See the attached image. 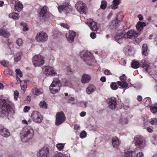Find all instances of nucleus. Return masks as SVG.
<instances>
[{
	"mask_svg": "<svg viewBox=\"0 0 157 157\" xmlns=\"http://www.w3.org/2000/svg\"><path fill=\"white\" fill-rule=\"evenodd\" d=\"M49 149L48 147L45 146L41 148L37 153L38 157H48L49 155Z\"/></svg>",
	"mask_w": 157,
	"mask_h": 157,
	"instance_id": "14",
	"label": "nucleus"
},
{
	"mask_svg": "<svg viewBox=\"0 0 157 157\" xmlns=\"http://www.w3.org/2000/svg\"><path fill=\"white\" fill-rule=\"evenodd\" d=\"M86 135V132L84 131H82L80 134V137L81 138H83L85 137Z\"/></svg>",
	"mask_w": 157,
	"mask_h": 157,
	"instance_id": "53",
	"label": "nucleus"
},
{
	"mask_svg": "<svg viewBox=\"0 0 157 157\" xmlns=\"http://www.w3.org/2000/svg\"><path fill=\"white\" fill-rule=\"evenodd\" d=\"M108 104L110 109L114 110L116 108L117 105V100L114 98H111L108 100Z\"/></svg>",
	"mask_w": 157,
	"mask_h": 157,
	"instance_id": "16",
	"label": "nucleus"
},
{
	"mask_svg": "<svg viewBox=\"0 0 157 157\" xmlns=\"http://www.w3.org/2000/svg\"><path fill=\"white\" fill-rule=\"evenodd\" d=\"M121 0H113V4H115L116 5L119 4L120 3Z\"/></svg>",
	"mask_w": 157,
	"mask_h": 157,
	"instance_id": "54",
	"label": "nucleus"
},
{
	"mask_svg": "<svg viewBox=\"0 0 157 157\" xmlns=\"http://www.w3.org/2000/svg\"><path fill=\"white\" fill-rule=\"evenodd\" d=\"M48 7L46 6H44L40 9V15L42 17H46V14L48 11Z\"/></svg>",
	"mask_w": 157,
	"mask_h": 157,
	"instance_id": "23",
	"label": "nucleus"
},
{
	"mask_svg": "<svg viewBox=\"0 0 157 157\" xmlns=\"http://www.w3.org/2000/svg\"><path fill=\"white\" fill-rule=\"evenodd\" d=\"M114 27V23L112 24V22L110 23L109 24V28L111 29H113Z\"/></svg>",
	"mask_w": 157,
	"mask_h": 157,
	"instance_id": "59",
	"label": "nucleus"
},
{
	"mask_svg": "<svg viewBox=\"0 0 157 157\" xmlns=\"http://www.w3.org/2000/svg\"><path fill=\"white\" fill-rule=\"evenodd\" d=\"M146 25V24L145 22L139 21L137 24L136 27L137 29L139 31H140L143 28V27Z\"/></svg>",
	"mask_w": 157,
	"mask_h": 157,
	"instance_id": "24",
	"label": "nucleus"
},
{
	"mask_svg": "<svg viewBox=\"0 0 157 157\" xmlns=\"http://www.w3.org/2000/svg\"><path fill=\"white\" fill-rule=\"evenodd\" d=\"M96 90V88L94 86L90 85L86 88V91L88 94H90L95 91Z\"/></svg>",
	"mask_w": 157,
	"mask_h": 157,
	"instance_id": "22",
	"label": "nucleus"
},
{
	"mask_svg": "<svg viewBox=\"0 0 157 157\" xmlns=\"http://www.w3.org/2000/svg\"><path fill=\"white\" fill-rule=\"evenodd\" d=\"M81 57L83 58L84 61L86 63L89 65H92V62L94 59L91 54L89 52H82L81 54Z\"/></svg>",
	"mask_w": 157,
	"mask_h": 157,
	"instance_id": "5",
	"label": "nucleus"
},
{
	"mask_svg": "<svg viewBox=\"0 0 157 157\" xmlns=\"http://www.w3.org/2000/svg\"><path fill=\"white\" fill-rule=\"evenodd\" d=\"M144 68L145 69V70L146 71H147L148 72V73H149L150 67L149 65H146L144 66Z\"/></svg>",
	"mask_w": 157,
	"mask_h": 157,
	"instance_id": "51",
	"label": "nucleus"
},
{
	"mask_svg": "<svg viewBox=\"0 0 157 157\" xmlns=\"http://www.w3.org/2000/svg\"><path fill=\"white\" fill-rule=\"evenodd\" d=\"M56 120L55 124L56 125L60 124L63 123L66 120L64 113L62 112H57L56 116Z\"/></svg>",
	"mask_w": 157,
	"mask_h": 157,
	"instance_id": "7",
	"label": "nucleus"
},
{
	"mask_svg": "<svg viewBox=\"0 0 157 157\" xmlns=\"http://www.w3.org/2000/svg\"><path fill=\"white\" fill-rule=\"evenodd\" d=\"M48 38V36L46 33L42 31L37 33L36 40L39 43H43L47 41Z\"/></svg>",
	"mask_w": 157,
	"mask_h": 157,
	"instance_id": "6",
	"label": "nucleus"
},
{
	"mask_svg": "<svg viewBox=\"0 0 157 157\" xmlns=\"http://www.w3.org/2000/svg\"><path fill=\"white\" fill-rule=\"evenodd\" d=\"M90 79L91 77L90 75L85 74L82 76L81 81L82 83H87L89 82Z\"/></svg>",
	"mask_w": 157,
	"mask_h": 157,
	"instance_id": "19",
	"label": "nucleus"
},
{
	"mask_svg": "<svg viewBox=\"0 0 157 157\" xmlns=\"http://www.w3.org/2000/svg\"><path fill=\"white\" fill-rule=\"evenodd\" d=\"M143 153L142 152H140L136 155V157H143Z\"/></svg>",
	"mask_w": 157,
	"mask_h": 157,
	"instance_id": "58",
	"label": "nucleus"
},
{
	"mask_svg": "<svg viewBox=\"0 0 157 157\" xmlns=\"http://www.w3.org/2000/svg\"><path fill=\"white\" fill-rule=\"evenodd\" d=\"M120 22V21L118 20L117 18L116 17L115 18V20H114L112 21V24H115V25L116 26L117 24Z\"/></svg>",
	"mask_w": 157,
	"mask_h": 157,
	"instance_id": "49",
	"label": "nucleus"
},
{
	"mask_svg": "<svg viewBox=\"0 0 157 157\" xmlns=\"http://www.w3.org/2000/svg\"><path fill=\"white\" fill-rule=\"evenodd\" d=\"M66 37L68 42H73L76 36V33L72 31H69L66 34Z\"/></svg>",
	"mask_w": 157,
	"mask_h": 157,
	"instance_id": "17",
	"label": "nucleus"
},
{
	"mask_svg": "<svg viewBox=\"0 0 157 157\" xmlns=\"http://www.w3.org/2000/svg\"><path fill=\"white\" fill-rule=\"evenodd\" d=\"M150 122L152 124H157V120L156 118L151 119L150 121Z\"/></svg>",
	"mask_w": 157,
	"mask_h": 157,
	"instance_id": "47",
	"label": "nucleus"
},
{
	"mask_svg": "<svg viewBox=\"0 0 157 157\" xmlns=\"http://www.w3.org/2000/svg\"><path fill=\"white\" fill-rule=\"evenodd\" d=\"M131 65L132 67L134 68H137L140 67L139 63L136 61H133Z\"/></svg>",
	"mask_w": 157,
	"mask_h": 157,
	"instance_id": "35",
	"label": "nucleus"
},
{
	"mask_svg": "<svg viewBox=\"0 0 157 157\" xmlns=\"http://www.w3.org/2000/svg\"><path fill=\"white\" fill-rule=\"evenodd\" d=\"M30 108L29 107L25 106L24 109V111L25 112H27L29 110Z\"/></svg>",
	"mask_w": 157,
	"mask_h": 157,
	"instance_id": "57",
	"label": "nucleus"
},
{
	"mask_svg": "<svg viewBox=\"0 0 157 157\" xmlns=\"http://www.w3.org/2000/svg\"><path fill=\"white\" fill-rule=\"evenodd\" d=\"M90 36L93 39H95L96 37V35L94 33H92L90 34Z\"/></svg>",
	"mask_w": 157,
	"mask_h": 157,
	"instance_id": "55",
	"label": "nucleus"
},
{
	"mask_svg": "<svg viewBox=\"0 0 157 157\" xmlns=\"http://www.w3.org/2000/svg\"><path fill=\"white\" fill-rule=\"evenodd\" d=\"M60 25L61 26L63 27L64 28L68 29L69 26L67 24L62 23L60 24Z\"/></svg>",
	"mask_w": 157,
	"mask_h": 157,
	"instance_id": "50",
	"label": "nucleus"
},
{
	"mask_svg": "<svg viewBox=\"0 0 157 157\" xmlns=\"http://www.w3.org/2000/svg\"><path fill=\"white\" fill-rule=\"evenodd\" d=\"M112 142L113 147L116 148H117L120 144L118 139L116 137L112 138Z\"/></svg>",
	"mask_w": 157,
	"mask_h": 157,
	"instance_id": "20",
	"label": "nucleus"
},
{
	"mask_svg": "<svg viewBox=\"0 0 157 157\" xmlns=\"http://www.w3.org/2000/svg\"><path fill=\"white\" fill-rule=\"evenodd\" d=\"M72 6L68 3H63L62 5L59 6L58 7V10L60 13L62 11L65 12L67 11V13H68L72 11Z\"/></svg>",
	"mask_w": 157,
	"mask_h": 157,
	"instance_id": "10",
	"label": "nucleus"
},
{
	"mask_svg": "<svg viewBox=\"0 0 157 157\" xmlns=\"http://www.w3.org/2000/svg\"><path fill=\"white\" fill-rule=\"evenodd\" d=\"M140 34V32H137L133 30H130L124 34V38L134 39L138 36Z\"/></svg>",
	"mask_w": 157,
	"mask_h": 157,
	"instance_id": "12",
	"label": "nucleus"
},
{
	"mask_svg": "<svg viewBox=\"0 0 157 157\" xmlns=\"http://www.w3.org/2000/svg\"><path fill=\"white\" fill-rule=\"evenodd\" d=\"M0 134L4 137H7L10 135V133L7 129L0 126Z\"/></svg>",
	"mask_w": 157,
	"mask_h": 157,
	"instance_id": "18",
	"label": "nucleus"
},
{
	"mask_svg": "<svg viewBox=\"0 0 157 157\" xmlns=\"http://www.w3.org/2000/svg\"><path fill=\"white\" fill-rule=\"evenodd\" d=\"M42 69L43 72L46 75L52 76L57 75V73L56 72L54 68L51 66H44L42 67Z\"/></svg>",
	"mask_w": 157,
	"mask_h": 157,
	"instance_id": "8",
	"label": "nucleus"
},
{
	"mask_svg": "<svg viewBox=\"0 0 157 157\" xmlns=\"http://www.w3.org/2000/svg\"><path fill=\"white\" fill-rule=\"evenodd\" d=\"M119 78L122 81H126V77L124 74H123L122 76L120 77Z\"/></svg>",
	"mask_w": 157,
	"mask_h": 157,
	"instance_id": "48",
	"label": "nucleus"
},
{
	"mask_svg": "<svg viewBox=\"0 0 157 157\" xmlns=\"http://www.w3.org/2000/svg\"><path fill=\"white\" fill-rule=\"evenodd\" d=\"M22 26L23 27V30L24 31H27L29 30L27 24L24 22H22L21 23Z\"/></svg>",
	"mask_w": 157,
	"mask_h": 157,
	"instance_id": "38",
	"label": "nucleus"
},
{
	"mask_svg": "<svg viewBox=\"0 0 157 157\" xmlns=\"http://www.w3.org/2000/svg\"><path fill=\"white\" fill-rule=\"evenodd\" d=\"M1 63L3 66L4 67H7L10 65L9 62L5 60H3L1 62Z\"/></svg>",
	"mask_w": 157,
	"mask_h": 157,
	"instance_id": "43",
	"label": "nucleus"
},
{
	"mask_svg": "<svg viewBox=\"0 0 157 157\" xmlns=\"http://www.w3.org/2000/svg\"><path fill=\"white\" fill-rule=\"evenodd\" d=\"M9 16L11 18H12L15 20H17L19 17V14L17 13H12L9 14Z\"/></svg>",
	"mask_w": 157,
	"mask_h": 157,
	"instance_id": "29",
	"label": "nucleus"
},
{
	"mask_svg": "<svg viewBox=\"0 0 157 157\" xmlns=\"http://www.w3.org/2000/svg\"><path fill=\"white\" fill-rule=\"evenodd\" d=\"M86 23L90 27V29L92 31H96L98 28L97 23L92 19H87L86 21Z\"/></svg>",
	"mask_w": 157,
	"mask_h": 157,
	"instance_id": "15",
	"label": "nucleus"
},
{
	"mask_svg": "<svg viewBox=\"0 0 157 157\" xmlns=\"http://www.w3.org/2000/svg\"><path fill=\"white\" fill-rule=\"evenodd\" d=\"M107 2L105 1H102L101 5V8L104 10L105 9L107 6Z\"/></svg>",
	"mask_w": 157,
	"mask_h": 157,
	"instance_id": "39",
	"label": "nucleus"
},
{
	"mask_svg": "<svg viewBox=\"0 0 157 157\" xmlns=\"http://www.w3.org/2000/svg\"><path fill=\"white\" fill-rule=\"evenodd\" d=\"M111 74V73L110 72V71L108 70H105V75H110Z\"/></svg>",
	"mask_w": 157,
	"mask_h": 157,
	"instance_id": "61",
	"label": "nucleus"
},
{
	"mask_svg": "<svg viewBox=\"0 0 157 157\" xmlns=\"http://www.w3.org/2000/svg\"><path fill=\"white\" fill-rule=\"evenodd\" d=\"M144 101L145 102L144 103L146 105H147V107H151L150 105L151 104V102L150 98H146L144 99Z\"/></svg>",
	"mask_w": 157,
	"mask_h": 157,
	"instance_id": "34",
	"label": "nucleus"
},
{
	"mask_svg": "<svg viewBox=\"0 0 157 157\" xmlns=\"http://www.w3.org/2000/svg\"><path fill=\"white\" fill-rule=\"evenodd\" d=\"M150 107L151 112L153 113H155L157 112V103H155L154 105L153 106H151Z\"/></svg>",
	"mask_w": 157,
	"mask_h": 157,
	"instance_id": "36",
	"label": "nucleus"
},
{
	"mask_svg": "<svg viewBox=\"0 0 157 157\" xmlns=\"http://www.w3.org/2000/svg\"><path fill=\"white\" fill-rule=\"evenodd\" d=\"M119 121L122 123L126 124L127 123V120L126 118L121 117H120Z\"/></svg>",
	"mask_w": 157,
	"mask_h": 157,
	"instance_id": "40",
	"label": "nucleus"
},
{
	"mask_svg": "<svg viewBox=\"0 0 157 157\" xmlns=\"http://www.w3.org/2000/svg\"><path fill=\"white\" fill-rule=\"evenodd\" d=\"M31 100V97L30 96H27L26 98V101L27 102H28L30 101Z\"/></svg>",
	"mask_w": 157,
	"mask_h": 157,
	"instance_id": "64",
	"label": "nucleus"
},
{
	"mask_svg": "<svg viewBox=\"0 0 157 157\" xmlns=\"http://www.w3.org/2000/svg\"><path fill=\"white\" fill-rule=\"evenodd\" d=\"M32 92L34 95L38 96L42 94L43 91L42 89H38L37 88H35L32 90Z\"/></svg>",
	"mask_w": 157,
	"mask_h": 157,
	"instance_id": "28",
	"label": "nucleus"
},
{
	"mask_svg": "<svg viewBox=\"0 0 157 157\" xmlns=\"http://www.w3.org/2000/svg\"><path fill=\"white\" fill-rule=\"evenodd\" d=\"M136 154L132 151H127L125 153L124 157H135Z\"/></svg>",
	"mask_w": 157,
	"mask_h": 157,
	"instance_id": "31",
	"label": "nucleus"
},
{
	"mask_svg": "<svg viewBox=\"0 0 157 157\" xmlns=\"http://www.w3.org/2000/svg\"><path fill=\"white\" fill-rule=\"evenodd\" d=\"M17 76H19L21 77L22 76V74L21 71L19 69H16L15 70Z\"/></svg>",
	"mask_w": 157,
	"mask_h": 157,
	"instance_id": "44",
	"label": "nucleus"
},
{
	"mask_svg": "<svg viewBox=\"0 0 157 157\" xmlns=\"http://www.w3.org/2000/svg\"><path fill=\"white\" fill-rule=\"evenodd\" d=\"M143 51L142 54L143 55L147 56L148 55V47L146 44H144L142 46Z\"/></svg>",
	"mask_w": 157,
	"mask_h": 157,
	"instance_id": "33",
	"label": "nucleus"
},
{
	"mask_svg": "<svg viewBox=\"0 0 157 157\" xmlns=\"http://www.w3.org/2000/svg\"><path fill=\"white\" fill-rule=\"evenodd\" d=\"M117 83L119 86H120L123 88H127L128 86V84L126 81H118L117 82Z\"/></svg>",
	"mask_w": 157,
	"mask_h": 157,
	"instance_id": "26",
	"label": "nucleus"
},
{
	"mask_svg": "<svg viewBox=\"0 0 157 157\" xmlns=\"http://www.w3.org/2000/svg\"><path fill=\"white\" fill-rule=\"evenodd\" d=\"M21 86L23 93H24L27 87V83L26 82L25 80L21 81Z\"/></svg>",
	"mask_w": 157,
	"mask_h": 157,
	"instance_id": "30",
	"label": "nucleus"
},
{
	"mask_svg": "<svg viewBox=\"0 0 157 157\" xmlns=\"http://www.w3.org/2000/svg\"><path fill=\"white\" fill-rule=\"evenodd\" d=\"M33 130L30 127H25L23 132L21 133V140L23 142H26L33 138Z\"/></svg>",
	"mask_w": 157,
	"mask_h": 157,
	"instance_id": "2",
	"label": "nucleus"
},
{
	"mask_svg": "<svg viewBox=\"0 0 157 157\" xmlns=\"http://www.w3.org/2000/svg\"><path fill=\"white\" fill-rule=\"evenodd\" d=\"M134 140L136 141L135 145L138 147L143 148L146 146L145 141L143 137H137L135 138Z\"/></svg>",
	"mask_w": 157,
	"mask_h": 157,
	"instance_id": "13",
	"label": "nucleus"
},
{
	"mask_svg": "<svg viewBox=\"0 0 157 157\" xmlns=\"http://www.w3.org/2000/svg\"><path fill=\"white\" fill-rule=\"evenodd\" d=\"M16 43L17 45L19 46H21L23 44V40L21 38L18 39L17 40Z\"/></svg>",
	"mask_w": 157,
	"mask_h": 157,
	"instance_id": "46",
	"label": "nucleus"
},
{
	"mask_svg": "<svg viewBox=\"0 0 157 157\" xmlns=\"http://www.w3.org/2000/svg\"><path fill=\"white\" fill-rule=\"evenodd\" d=\"M111 6V8L113 10H115L116 9H117L118 7V6L117 5H116L115 4H114L112 5Z\"/></svg>",
	"mask_w": 157,
	"mask_h": 157,
	"instance_id": "56",
	"label": "nucleus"
},
{
	"mask_svg": "<svg viewBox=\"0 0 157 157\" xmlns=\"http://www.w3.org/2000/svg\"><path fill=\"white\" fill-rule=\"evenodd\" d=\"M23 6L20 3L17 2L15 5V10L18 12L21 11L22 10Z\"/></svg>",
	"mask_w": 157,
	"mask_h": 157,
	"instance_id": "25",
	"label": "nucleus"
},
{
	"mask_svg": "<svg viewBox=\"0 0 157 157\" xmlns=\"http://www.w3.org/2000/svg\"><path fill=\"white\" fill-rule=\"evenodd\" d=\"M32 61L35 67L40 66L44 63V58L40 55H36L33 58Z\"/></svg>",
	"mask_w": 157,
	"mask_h": 157,
	"instance_id": "4",
	"label": "nucleus"
},
{
	"mask_svg": "<svg viewBox=\"0 0 157 157\" xmlns=\"http://www.w3.org/2000/svg\"><path fill=\"white\" fill-rule=\"evenodd\" d=\"M64 144L59 143L56 145V147L58 150L61 151L64 148Z\"/></svg>",
	"mask_w": 157,
	"mask_h": 157,
	"instance_id": "42",
	"label": "nucleus"
},
{
	"mask_svg": "<svg viewBox=\"0 0 157 157\" xmlns=\"http://www.w3.org/2000/svg\"><path fill=\"white\" fill-rule=\"evenodd\" d=\"M55 157H67L65 155H63L61 153L59 152H56L55 155Z\"/></svg>",
	"mask_w": 157,
	"mask_h": 157,
	"instance_id": "45",
	"label": "nucleus"
},
{
	"mask_svg": "<svg viewBox=\"0 0 157 157\" xmlns=\"http://www.w3.org/2000/svg\"><path fill=\"white\" fill-rule=\"evenodd\" d=\"M22 54V53L21 52H17L14 55V61L16 62H18L21 59V56Z\"/></svg>",
	"mask_w": 157,
	"mask_h": 157,
	"instance_id": "27",
	"label": "nucleus"
},
{
	"mask_svg": "<svg viewBox=\"0 0 157 157\" xmlns=\"http://www.w3.org/2000/svg\"><path fill=\"white\" fill-rule=\"evenodd\" d=\"M0 36H3L5 37L8 38L10 36V34L8 31L5 30V29H0Z\"/></svg>",
	"mask_w": 157,
	"mask_h": 157,
	"instance_id": "21",
	"label": "nucleus"
},
{
	"mask_svg": "<svg viewBox=\"0 0 157 157\" xmlns=\"http://www.w3.org/2000/svg\"><path fill=\"white\" fill-rule=\"evenodd\" d=\"M124 38V34L123 32H121L120 33H117L115 37V39L116 40L118 41Z\"/></svg>",
	"mask_w": 157,
	"mask_h": 157,
	"instance_id": "32",
	"label": "nucleus"
},
{
	"mask_svg": "<svg viewBox=\"0 0 157 157\" xmlns=\"http://www.w3.org/2000/svg\"><path fill=\"white\" fill-rule=\"evenodd\" d=\"M137 99L138 101H142V98L141 96L139 95L137 96Z\"/></svg>",
	"mask_w": 157,
	"mask_h": 157,
	"instance_id": "63",
	"label": "nucleus"
},
{
	"mask_svg": "<svg viewBox=\"0 0 157 157\" xmlns=\"http://www.w3.org/2000/svg\"><path fill=\"white\" fill-rule=\"evenodd\" d=\"M147 131L149 132H153L152 128L151 127H148L147 128Z\"/></svg>",
	"mask_w": 157,
	"mask_h": 157,
	"instance_id": "60",
	"label": "nucleus"
},
{
	"mask_svg": "<svg viewBox=\"0 0 157 157\" xmlns=\"http://www.w3.org/2000/svg\"><path fill=\"white\" fill-rule=\"evenodd\" d=\"M61 86L60 81L57 78H55L49 87V89L51 93L54 94L58 92Z\"/></svg>",
	"mask_w": 157,
	"mask_h": 157,
	"instance_id": "3",
	"label": "nucleus"
},
{
	"mask_svg": "<svg viewBox=\"0 0 157 157\" xmlns=\"http://www.w3.org/2000/svg\"><path fill=\"white\" fill-rule=\"evenodd\" d=\"M14 98L15 100H17V98L18 97L19 95V93L16 90L14 91Z\"/></svg>",
	"mask_w": 157,
	"mask_h": 157,
	"instance_id": "52",
	"label": "nucleus"
},
{
	"mask_svg": "<svg viewBox=\"0 0 157 157\" xmlns=\"http://www.w3.org/2000/svg\"><path fill=\"white\" fill-rule=\"evenodd\" d=\"M0 108L2 109L0 116L4 117L6 116L9 119L14 114V105L8 98H0Z\"/></svg>",
	"mask_w": 157,
	"mask_h": 157,
	"instance_id": "1",
	"label": "nucleus"
},
{
	"mask_svg": "<svg viewBox=\"0 0 157 157\" xmlns=\"http://www.w3.org/2000/svg\"><path fill=\"white\" fill-rule=\"evenodd\" d=\"M75 6L77 10L81 14L85 13L87 9L85 4L81 1L78 2L75 4Z\"/></svg>",
	"mask_w": 157,
	"mask_h": 157,
	"instance_id": "9",
	"label": "nucleus"
},
{
	"mask_svg": "<svg viewBox=\"0 0 157 157\" xmlns=\"http://www.w3.org/2000/svg\"><path fill=\"white\" fill-rule=\"evenodd\" d=\"M16 79L17 80V82H16V83L17 84L19 83V82L20 83H21V81L20 80V79L18 77V76H16Z\"/></svg>",
	"mask_w": 157,
	"mask_h": 157,
	"instance_id": "62",
	"label": "nucleus"
},
{
	"mask_svg": "<svg viewBox=\"0 0 157 157\" xmlns=\"http://www.w3.org/2000/svg\"><path fill=\"white\" fill-rule=\"evenodd\" d=\"M110 87L113 90H116L118 88V87L117 85V83L115 82H112L111 83Z\"/></svg>",
	"mask_w": 157,
	"mask_h": 157,
	"instance_id": "41",
	"label": "nucleus"
},
{
	"mask_svg": "<svg viewBox=\"0 0 157 157\" xmlns=\"http://www.w3.org/2000/svg\"><path fill=\"white\" fill-rule=\"evenodd\" d=\"M40 106L41 108L45 109L47 108L46 103V102L44 101H41L40 102Z\"/></svg>",
	"mask_w": 157,
	"mask_h": 157,
	"instance_id": "37",
	"label": "nucleus"
},
{
	"mask_svg": "<svg viewBox=\"0 0 157 157\" xmlns=\"http://www.w3.org/2000/svg\"><path fill=\"white\" fill-rule=\"evenodd\" d=\"M33 121L35 122L40 123L43 119L42 117L39 112L37 111L33 112L31 115Z\"/></svg>",
	"mask_w": 157,
	"mask_h": 157,
	"instance_id": "11",
	"label": "nucleus"
}]
</instances>
